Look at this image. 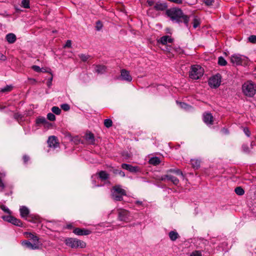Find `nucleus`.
I'll list each match as a JSON object with an SVG mask.
<instances>
[{"label": "nucleus", "mask_w": 256, "mask_h": 256, "mask_svg": "<svg viewBox=\"0 0 256 256\" xmlns=\"http://www.w3.org/2000/svg\"><path fill=\"white\" fill-rule=\"evenodd\" d=\"M170 172H172L174 174H175L177 176H182V172L179 170H171L170 171Z\"/></svg>", "instance_id": "obj_42"}, {"label": "nucleus", "mask_w": 256, "mask_h": 256, "mask_svg": "<svg viewBox=\"0 0 256 256\" xmlns=\"http://www.w3.org/2000/svg\"><path fill=\"white\" fill-rule=\"evenodd\" d=\"M200 24V18L197 16H194L192 22V26L194 28H198Z\"/></svg>", "instance_id": "obj_26"}, {"label": "nucleus", "mask_w": 256, "mask_h": 256, "mask_svg": "<svg viewBox=\"0 0 256 256\" xmlns=\"http://www.w3.org/2000/svg\"><path fill=\"white\" fill-rule=\"evenodd\" d=\"M71 228V226L68 225V228Z\"/></svg>", "instance_id": "obj_57"}, {"label": "nucleus", "mask_w": 256, "mask_h": 256, "mask_svg": "<svg viewBox=\"0 0 256 256\" xmlns=\"http://www.w3.org/2000/svg\"><path fill=\"white\" fill-rule=\"evenodd\" d=\"M167 8L166 3L158 2L154 5V8L157 10H164Z\"/></svg>", "instance_id": "obj_21"}, {"label": "nucleus", "mask_w": 256, "mask_h": 256, "mask_svg": "<svg viewBox=\"0 0 256 256\" xmlns=\"http://www.w3.org/2000/svg\"><path fill=\"white\" fill-rule=\"evenodd\" d=\"M111 192L112 198L116 201L122 200L123 196L126 194V191L119 185L114 186L111 190Z\"/></svg>", "instance_id": "obj_2"}, {"label": "nucleus", "mask_w": 256, "mask_h": 256, "mask_svg": "<svg viewBox=\"0 0 256 256\" xmlns=\"http://www.w3.org/2000/svg\"><path fill=\"white\" fill-rule=\"evenodd\" d=\"M6 58V56L1 52H0V60H4Z\"/></svg>", "instance_id": "obj_54"}, {"label": "nucleus", "mask_w": 256, "mask_h": 256, "mask_svg": "<svg viewBox=\"0 0 256 256\" xmlns=\"http://www.w3.org/2000/svg\"><path fill=\"white\" fill-rule=\"evenodd\" d=\"M245 150H248V148H246L245 147Z\"/></svg>", "instance_id": "obj_59"}, {"label": "nucleus", "mask_w": 256, "mask_h": 256, "mask_svg": "<svg viewBox=\"0 0 256 256\" xmlns=\"http://www.w3.org/2000/svg\"><path fill=\"white\" fill-rule=\"evenodd\" d=\"M85 139L90 144H94V134L91 132L86 133L85 135Z\"/></svg>", "instance_id": "obj_23"}, {"label": "nucleus", "mask_w": 256, "mask_h": 256, "mask_svg": "<svg viewBox=\"0 0 256 256\" xmlns=\"http://www.w3.org/2000/svg\"><path fill=\"white\" fill-rule=\"evenodd\" d=\"M204 73V69L200 65H192L190 77L193 80H198L203 76Z\"/></svg>", "instance_id": "obj_5"}, {"label": "nucleus", "mask_w": 256, "mask_h": 256, "mask_svg": "<svg viewBox=\"0 0 256 256\" xmlns=\"http://www.w3.org/2000/svg\"><path fill=\"white\" fill-rule=\"evenodd\" d=\"M248 40L250 42L252 43V44H256V36L252 35L248 37Z\"/></svg>", "instance_id": "obj_37"}, {"label": "nucleus", "mask_w": 256, "mask_h": 256, "mask_svg": "<svg viewBox=\"0 0 256 256\" xmlns=\"http://www.w3.org/2000/svg\"><path fill=\"white\" fill-rule=\"evenodd\" d=\"M78 56L84 62H86L90 57L89 55L82 54H80Z\"/></svg>", "instance_id": "obj_31"}, {"label": "nucleus", "mask_w": 256, "mask_h": 256, "mask_svg": "<svg viewBox=\"0 0 256 256\" xmlns=\"http://www.w3.org/2000/svg\"><path fill=\"white\" fill-rule=\"evenodd\" d=\"M222 82V76L220 74H216L210 77L208 80V84L211 88H218Z\"/></svg>", "instance_id": "obj_8"}, {"label": "nucleus", "mask_w": 256, "mask_h": 256, "mask_svg": "<svg viewBox=\"0 0 256 256\" xmlns=\"http://www.w3.org/2000/svg\"><path fill=\"white\" fill-rule=\"evenodd\" d=\"M230 62L232 64H246L248 62V59L244 55L236 54L231 56Z\"/></svg>", "instance_id": "obj_7"}, {"label": "nucleus", "mask_w": 256, "mask_h": 256, "mask_svg": "<svg viewBox=\"0 0 256 256\" xmlns=\"http://www.w3.org/2000/svg\"><path fill=\"white\" fill-rule=\"evenodd\" d=\"M203 2L206 6H210L212 4L214 0H203Z\"/></svg>", "instance_id": "obj_46"}, {"label": "nucleus", "mask_w": 256, "mask_h": 256, "mask_svg": "<svg viewBox=\"0 0 256 256\" xmlns=\"http://www.w3.org/2000/svg\"><path fill=\"white\" fill-rule=\"evenodd\" d=\"M21 6L25 8H30V0H22Z\"/></svg>", "instance_id": "obj_33"}, {"label": "nucleus", "mask_w": 256, "mask_h": 256, "mask_svg": "<svg viewBox=\"0 0 256 256\" xmlns=\"http://www.w3.org/2000/svg\"><path fill=\"white\" fill-rule=\"evenodd\" d=\"M166 14L170 17L172 21L176 23L182 22L180 19L182 18L186 26H188L189 17L186 15H184L181 9L176 8H172L168 10Z\"/></svg>", "instance_id": "obj_1"}, {"label": "nucleus", "mask_w": 256, "mask_h": 256, "mask_svg": "<svg viewBox=\"0 0 256 256\" xmlns=\"http://www.w3.org/2000/svg\"><path fill=\"white\" fill-rule=\"evenodd\" d=\"M102 28V24L100 21H98L96 22V28L97 30H100Z\"/></svg>", "instance_id": "obj_43"}, {"label": "nucleus", "mask_w": 256, "mask_h": 256, "mask_svg": "<svg viewBox=\"0 0 256 256\" xmlns=\"http://www.w3.org/2000/svg\"><path fill=\"white\" fill-rule=\"evenodd\" d=\"M28 80H29L30 82L32 84H34L36 82V80L34 78H28Z\"/></svg>", "instance_id": "obj_50"}, {"label": "nucleus", "mask_w": 256, "mask_h": 256, "mask_svg": "<svg viewBox=\"0 0 256 256\" xmlns=\"http://www.w3.org/2000/svg\"><path fill=\"white\" fill-rule=\"evenodd\" d=\"M234 192L237 194L239 196H242L244 193V190L241 187L236 188H235Z\"/></svg>", "instance_id": "obj_32"}, {"label": "nucleus", "mask_w": 256, "mask_h": 256, "mask_svg": "<svg viewBox=\"0 0 256 256\" xmlns=\"http://www.w3.org/2000/svg\"><path fill=\"white\" fill-rule=\"evenodd\" d=\"M218 64H227V62L222 56H220L218 58Z\"/></svg>", "instance_id": "obj_44"}, {"label": "nucleus", "mask_w": 256, "mask_h": 256, "mask_svg": "<svg viewBox=\"0 0 256 256\" xmlns=\"http://www.w3.org/2000/svg\"><path fill=\"white\" fill-rule=\"evenodd\" d=\"M72 46V41L70 40H67L66 44L64 46V48H70Z\"/></svg>", "instance_id": "obj_48"}, {"label": "nucleus", "mask_w": 256, "mask_h": 256, "mask_svg": "<svg viewBox=\"0 0 256 256\" xmlns=\"http://www.w3.org/2000/svg\"><path fill=\"white\" fill-rule=\"evenodd\" d=\"M36 124H44V125H46L48 124V122H47L46 120L44 117H40L36 119Z\"/></svg>", "instance_id": "obj_29"}, {"label": "nucleus", "mask_w": 256, "mask_h": 256, "mask_svg": "<svg viewBox=\"0 0 256 256\" xmlns=\"http://www.w3.org/2000/svg\"><path fill=\"white\" fill-rule=\"evenodd\" d=\"M191 164L194 168L198 169L200 164V160L198 159H192Z\"/></svg>", "instance_id": "obj_24"}, {"label": "nucleus", "mask_w": 256, "mask_h": 256, "mask_svg": "<svg viewBox=\"0 0 256 256\" xmlns=\"http://www.w3.org/2000/svg\"><path fill=\"white\" fill-rule=\"evenodd\" d=\"M12 86H10V85L6 86L4 88H2L0 90V92H8L11 91L12 90Z\"/></svg>", "instance_id": "obj_34"}, {"label": "nucleus", "mask_w": 256, "mask_h": 256, "mask_svg": "<svg viewBox=\"0 0 256 256\" xmlns=\"http://www.w3.org/2000/svg\"><path fill=\"white\" fill-rule=\"evenodd\" d=\"M48 144L50 147L56 148L58 146V143L57 142L56 138L55 136H50L48 140Z\"/></svg>", "instance_id": "obj_14"}, {"label": "nucleus", "mask_w": 256, "mask_h": 256, "mask_svg": "<svg viewBox=\"0 0 256 256\" xmlns=\"http://www.w3.org/2000/svg\"><path fill=\"white\" fill-rule=\"evenodd\" d=\"M253 142H251V146H253Z\"/></svg>", "instance_id": "obj_58"}, {"label": "nucleus", "mask_w": 256, "mask_h": 256, "mask_svg": "<svg viewBox=\"0 0 256 256\" xmlns=\"http://www.w3.org/2000/svg\"><path fill=\"white\" fill-rule=\"evenodd\" d=\"M24 235L26 238L32 240L33 243H38V244H40V242H39L38 238L34 234L31 232H25L24 233Z\"/></svg>", "instance_id": "obj_18"}, {"label": "nucleus", "mask_w": 256, "mask_h": 256, "mask_svg": "<svg viewBox=\"0 0 256 256\" xmlns=\"http://www.w3.org/2000/svg\"><path fill=\"white\" fill-rule=\"evenodd\" d=\"M2 218L4 220L12 223L15 226H22V223L21 220L12 216H3Z\"/></svg>", "instance_id": "obj_9"}, {"label": "nucleus", "mask_w": 256, "mask_h": 256, "mask_svg": "<svg viewBox=\"0 0 256 256\" xmlns=\"http://www.w3.org/2000/svg\"><path fill=\"white\" fill-rule=\"evenodd\" d=\"M98 175L102 180H106L108 178V174L104 171L100 172Z\"/></svg>", "instance_id": "obj_30"}, {"label": "nucleus", "mask_w": 256, "mask_h": 256, "mask_svg": "<svg viewBox=\"0 0 256 256\" xmlns=\"http://www.w3.org/2000/svg\"><path fill=\"white\" fill-rule=\"evenodd\" d=\"M20 211L21 217L26 219L30 214L29 209L25 206H22L20 207Z\"/></svg>", "instance_id": "obj_19"}, {"label": "nucleus", "mask_w": 256, "mask_h": 256, "mask_svg": "<svg viewBox=\"0 0 256 256\" xmlns=\"http://www.w3.org/2000/svg\"><path fill=\"white\" fill-rule=\"evenodd\" d=\"M6 38L9 44L14 43L16 40V35L12 33H10L6 34Z\"/></svg>", "instance_id": "obj_22"}, {"label": "nucleus", "mask_w": 256, "mask_h": 256, "mask_svg": "<svg viewBox=\"0 0 256 256\" xmlns=\"http://www.w3.org/2000/svg\"><path fill=\"white\" fill-rule=\"evenodd\" d=\"M213 116L210 113H205L203 114V120L207 125H212L213 122Z\"/></svg>", "instance_id": "obj_12"}, {"label": "nucleus", "mask_w": 256, "mask_h": 256, "mask_svg": "<svg viewBox=\"0 0 256 256\" xmlns=\"http://www.w3.org/2000/svg\"><path fill=\"white\" fill-rule=\"evenodd\" d=\"M52 77H51L50 78H49L48 82V83H47V84H48V86H50L52 84Z\"/></svg>", "instance_id": "obj_52"}, {"label": "nucleus", "mask_w": 256, "mask_h": 256, "mask_svg": "<svg viewBox=\"0 0 256 256\" xmlns=\"http://www.w3.org/2000/svg\"><path fill=\"white\" fill-rule=\"evenodd\" d=\"M106 68L104 65H96L95 70L98 74H102L105 72Z\"/></svg>", "instance_id": "obj_25"}, {"label": "nucleus", "mask_w": 256, "mask_h": 256, "mask_svg": "<svg viewBox=\"0 0 256 256\" xmlns=\"http://www.w3.org/2000/svg\"><path fill=\"white\" fill-rule=\"evenodd\" d=\"M118 220L125 222H129L132 220L130 212L126 210L118 209Z\"/></svg>", "instance_id": "obj_6"}, {"label": "nucleus", "mask_w": 256, "mask_h": 256, "mask_svg": "<svg viewBox=\"0 0 256 256\" xmlns=\"http://www.w3.org/2000/svg\"><path fill=\"white\" fill-rule=\"evenodd\" d=\"M32 69L36 72H49L50 69L48 68H40V66L37 65H34L32 66Z\"/></svg>", "instance_id": "obj_20"}, {"label": "nucleus", "mask_w": 256, "mask_h": 256, "mask_svg": "<svg viewBox=\"0 0 256 256\" xmlns=\"http://www.w3.org/2000/svg\"><path fill=\"white\" fill-rule=\"evenodd\" d=\"M136 204L139 206H142V202L141 201L137 200L136 202Z\"/></svg>", "instance_id": "obj_55"}, {"label": "nucleus", "mask_w": 256, "mask_h": 256, "mask_svg": "<svg viewBox=\"0 0 256 256\" xmlns=\"http://www.w3.org/2000/svg\"><path fill=\"white\" fill-rule=\"evenodd\" d=\"M242 148H243V150H244V152H248V150H245V146H242Z\"/></svg>", "instance_id": "obj_56"}, {"label": "nucleus", "mask_w": 256, "mask_h": 256, "mask_svg": "<svg viewBox=\"0 0 256 256\" xmlns=\"http://www.w3.org/2000/svg\"><path fill=\"white\" fill-rule=\"evenodd\" d=\"M0 208L6 213H7V214H11L10 210L6 206H5L2 205L0 206Z\"/></svg>", "instance_id": "obj_40"}, {"label": "nucleus", "mask_w": 256, "mask_h": 256, "mask_svg": "<svg viewBox=\"0 0 256 256\" xmlns=\"http://www.w3.org/2000/svg\"><path fill=\"white\" fill-rule=\"evenodd\" d=\"M60 107L64 111H68L70 109V106L67 104H61Z\"/></svg>", "instance_id": "obj_41"}, {"label": "nucleus", "mask_w": 256, "mask_h": 256, "mask_svg": "<svg viewBox=\"0 0 256 256\" xmlns=\"http://www.w3.org/2000/svg\"><path fill=\"white\" fill-rule=\"evenodd\" d=\"M64 242L67 246L72 248H84L86 246L85 242L76 238H66L64 240Z\"/></svg>", "instance_id": "obj_3"}, {"label": "nucleus", "mask_w": 256, "mask_h": 256, "mask_svg": "<svg viewBox=\"0 0 256 256\" xmlns=\"http://www.w3.org/2000/svg\"><path fill=\"white\" fill-rule=\"evenodd\" d=\"M120 78L123 80L130 82L132 80V78L129 72L126 70H121Z\"/></svg>", "instance_id": "obj_13"}, {"label": "nucleus", "mask_w": 256, "mask_h": 256, "mask_svg": "<svg viewBox=\"0 0 256 256\" xmlns=\"http://www.w3.org/2000/svg\"><path fill=\"white\" fill-rule=\"evenodd\" d=\"M147 3L149 6H152L154 4V2L152 0H148Z\"/></svg>", "instance_id": "obj_53"}, {"label": "nucleus", "mask_w": 256, "mask_h": 256, "mask_svg": "<svg viewBox=\"0 0 256 256\" xmlns=\"http://www.w3.org/2000/svg\"><path fill=\"white\" fill-rule=\"evenodd\" d=\"M179 104H180V108L186 109V110L188 109V108L190 107V106L188 105L187 104H186L184 102H180Z\"/></svg>", "instance_id": "obj_45"}, {"label": "nucleus", "mask_w": 256, "mask_h": 256, "mask_svg": "<svg viewBox=\"0 0 256 256\" xmlns=\"http://www.w3.org/2000/svg\"><path fill=\"white\" fill-rule=\"evenodd\" d=\"M173 40L169 36H164L161 37L158 40V42L162 45H166L167 43H172Z\"/></svg>", "instance_id": "obj_16"}, {"label": "nucleus", "mask_w": 256, "mask_h": 256, "mask_svg": "<svg viewBox=\"0 0 256 256\" xmlns=\"http://www.w3.org/2000/svg\"><path fill=\"white\" fill-rule=\"evenodd\" d=\"M149 162H150V164H152L156 166L160 163V158H158V157H154V158H151Z\"/></svg>", "instance_id": "obj_28"}, {"label": "nucleus", "mask_w": 256, "mask_h": 256, "mask_svg": "<svg viewBox=\"0 0 256 256\" xmlns=\"http://www.w3.org/2000/svg\"><path fill=\"white\" fill-rule=\"evenodd\" d=\"M244 132L246 135L248 136H250V132L248 128H244Z\"/></svg>", "instance_id": "obj_49"}, {"label": "nucleus", "mask_w": 256, "mask_h": 256, "mask_svg": "<svg viewBox=\"0 0 256 256\" xmlns=\"http://www.w3.org/2000/svg\"><path fill=\"white\" fill-rule=\"evenodd\" d=\"M242 92L246 96H253L256 92V85L251 81H248L242 85Z\"/></svg>", "instance_id": "obj_4"}, {"label": "nucleus", "mask_w": 256, "mask_h": 256, "mask_svg": "<svg viewBox=\"0 0 256 256\" xmlns=\"http://www.w3.org/2000/svg\"><path fill=\"white\" fill-rule=\"evenodd\" d=\"M114 174H119L122 177H124L125 174L124 172L120 170H116L114 171Z\"/></svg>", "instance_id": "obj_47"}, {"label": "nucleus", "mask_w": 256, "mask_h": 256, "mask_svg": "<svg viewBox=\"0 0 256 256\" xmlns=\"http://www.w3.org/2000/svg\"><path fill=\"white\" fill-rule=\"evenodd\" d=\"M112 122L110 119H106L104 120V124L106 127L108 128L112 126Z\"/></svg>", "instance_id": "obj_35"}, {"label": "nucleus", "mask_w": 256, "mask_h": 256, "mask_svg": "<svg viewBox=\"0 0 256 256\" xmlns=\"http://www.w3.org/2000/svg\"><path fill=\"white\" fill-rule=\"evenodd\" d=\"M47 118L50 121H54L56 120L55 116L52 113H48L47 114Z\"/></svg>", "instance_id": "obj_39"}, {"label": "nucleus", "mask_w": 256, "mask_h": 256, "mask_svg": "<svg viewBox=\"0 0 256 256\" xmlns=\"http://www.w3.org/2000/svg\"><path fill=\"white\" fill-rule=\"evenodd\" d=\"M122 168L132 172H136L140 170V169L138 166H132V165L126 164H122Z\"/></svg>", "instance_id": "obj_17"}, {"label": "nucleus", "mask_w": 256, "mask_h": 256, "mask_svg": "<svg viewBox=\"0 0 256 256\" xmlns=\"http://www.w3.org/2000/svg\"><path fill=\"white\" fill-rule=\"evenodd\" d=\"M190 256H202V252L200 250H194L191 253Z\"/></svg>", "instance_id": "obj_38"}, {"label": "nucleus", "mask_w": 256, "mask_h": 256, "mask_svg": "<svg viewBox=\"0 0 256 256\" xmlns=\"http://www.w3.org/2000/svg\"><path fill=\"white\" fill-rule=\"evenodd\" d=\"M169 237L172 241L176 240L178 237V234L176 232L171 231L169 232Z\"/></svg>", "instance_id": "obj_27"}, {"label": "nucleus", "mask_w": 256, "mask_h": 256, "mask_svg": "<svg viewBox=\"0 0 256 256\" xmlns=\"http://www.w3.org/2000/svg\"><path fill=\"white\" fill-rule=\"evenodd\" d=\"M76 234L78 236H87L90 234V230L86 229L76 228L73 232Z\"/></svg>", "instance_id": "obj_15"}, {"label": "nucleus", "mask_w": 256, "mask_h": 256, "mask_svg": "<svg viewBox=\"0 0 256 256\" xmlns=\"http://www.w3.org/2000/svg\"><path fill=\"white\" fill-rule=\"evenodd\" d=\"M23 160H24V162L25 163H26L28 160L29 158L27 156H23Z\"/></svg>", "instance_id": "obj_51"}, {"label": "nucleus", "mask_w": 256, "mask_h": 256, "mask_svg": "<svg viewBox=\"0 0 256 256\" xmlns=\"http://www.w3.org/2000/svg\"><path fill=\"white\" fill-rule=\"evenodd\" d=\"M22 246L30 250H38L40 248L41 244L38 243H31L28 240H23L21 242Z\"/></svg>", "instance_id": "obj_10"}, {"label": "nucleus", "mask_w": 256, "mask_h": 256, "mask_svg": "<svg viewBox=\"0 0 256 256\" xmlns=\"http://www.w3.org/2000/svg\"><path fill=\"white\" fill-rule=\"evenodd\" d=\"M160 180H168L171 181L175 185H177L179 182V180L178 178L172 175L171 174H168L162 176Z\"/></svg>", "instance_id": "obj_11"}, {"label": "nucleus", "mask_w": 256, "mask_h": 256, "mask_svg": "<svg viewBox=\"0 0 256 256\" xmlns=\"http://www.w3.org/2000/svg\"><path fill=\"white\" fill-rule=\"evenodd\" d=\"M52 111L56 114H60L61 112V110L58 106H53L52 108Z\"/></svg>", "instance_id": "obj_36"}]
</instances>
